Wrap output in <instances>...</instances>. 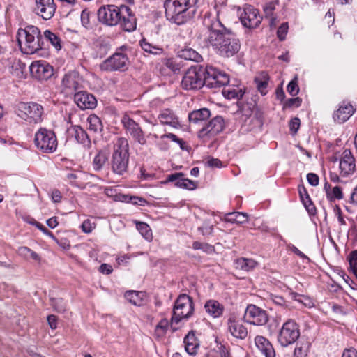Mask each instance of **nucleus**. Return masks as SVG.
I'll return each instance as SVG.
<instances>
[{"label": "nucleus", "instance_id": "nucleus-1", "mask_svg": "<svg viewBox=\"0 0 357 357\" xmlns=\"http://www.w3.org/2000/svg\"><path fill=\"white\" fill-rule=\"evenodd\" d=\"M202 24L207 30L205 45L211 47L220 56L229 58L236 54L241 49L237 36L220 22L218 13L206 12Z\"/></svg>", "mask_w": 357, "mask_h": 357}, {"label": "nucleus", "instance_id": "nucleus-2", "mask_svg": "<svg viewBox=\"0 0 357 357\" xmlns=\"http://www.w3.org/2000/svg\"><path fill=\"white\" fill-rule=\"evenodd\" d=\"M198 0H166L165 16L172 23L181 25L192 20L198 8Z\"/></svg>", "mask_w": 357, "mask_h": 357}, {"label": "nucleus", "instance_id": "nucleus-3", "mask_svg": "<svg viewBox=\"0 0 357 357\" xmlns=\"http://www.w3.org/2000/svg\"><path fill=\"white\" fill-rule=\"evenodd\" d=\"M129 159L128 142L126 138H119L114 144L109 163L112 172L115 174L123 176L128 172Z\"/></svg>", "mask_w": 357, "mask_h": 357}, {"label": "nucleus", "instance_id": "nucleus-4", "mask_svg": "<svg viewBox=\"0 0 357 357\" xmlns=\"http://www.w3.org/2000/svg\"><path fill=\"white\" fill-rule=\"evenodd\" d=\"M17 40L25 39V53L32 54L45 48V42L40 29L35 26L28 25L24 29L20 28L17 31Z\"/></svg>", "mask_w": 357, "mask_h": 357}, {"label": "nucleus", "instance_id": "nucleus-5", "mask_svg": "<svg viewBox=\"0 0 357 357\" xmlns=\"http://www.w3.org/2000/svg\"><path fill=\"white\" fill-rule=\"evenodd\" d=\"M195 307L193 299L186 294H182L178 296L174 302V305L171 318V328L173 332L177 328L174 327V324H178L183 319H188L194 313Z\"/></svg>", "mask_w": 357, "mask_h": 357}, {"label": "nucleus", "instance_id": "nucleus-6", "mask_svg": "<svg viewBox=\"0 0 357 357\" xmlns=\"http://www.w3.org/2000/svg\"><path fill=\"white\" fill-rule=\"evenodd\" d=\"M15 113L29 123H38L42 121L43 107L34 102H20L15 106Z\"/></svg>", "mask_w": 357, "mask_h": 357}, {"label": "nucleus", "instance_id": "nucleus-7", "mask_svg": "<svg viewBox=\"0 0 357 357\" xmlns=\"http://www.w3.org/2000/svg\"><path fill=\"white\" fill-rule=\"evenodd\" d=\"M34 144L38 149L46 153L54 152L58 145L54 132L45 128H40L35 133Z\"/></svg>", "mask_w": 357, "mask_h": 357}, {"label": "nucleus", "instance_id": "nucleus-8", "mask_svg": "<svg viewBox=\"0 0 357 357\" xmlns=\"http://www.w3.org/2000/svg\"><path fill=\"white\" fill-rule=\"evenodd\" d=\"M204 75V66L195 65L191 66L185 73L181 86L185 90H198L204 86L203 80Z\"/></svg>", "mask_w": 357, "mask_h": 357}, {"label": "nucleus", "instance_id": "nucleus-9", "mask_svg": "<svg viewBox=\"0 0 357 357\" xmlns=\"http://www.w3.org/2000/svg\"><path fill=\"white\" fill-rule=\"evenodd\" d=\"M300 337L298 324L291 319L286 321L278 335V341L282 347H287L294 343Z\"/></svg>", "mask_w": 357, "mask_h": 357}, {"label": "nucleus", "instance_id": "nucleus-10", "mask_svg": "<svg viewBox=\"0 0 357 357\" xmlns=\"http://www.w3.org/2000/svg\"><path fill=\"white\" fill-rule=\"evenodd\" d=\"M204 73L203 80L204 86L207 88L216 89L229 82V77L225 73H222L211 66L204 67Z\"/></svg>", "mask_w": 357, "mask_h": 357}, {"label": "nucleus", "instance_id": "nucleus-11", "mask_svg": "<svg viewBox=\"0 0 357 357\" xmlns=\"http://www.w3.org/2000/svg\"><path fill=\"white\" fill-rule=\"evenodd\" d=\"M129 66V59L126 54L115 52L100 64L102 71H126Z\"/></svg>", "mask_w": 357, "mask_h": 357}, {"label": "nucleus", "instance_id": "nucleus-12", "mask_svg": "<svg viewBox=\"0 0 357 357\" xmlns=\"http://www.w3.org/2000/svg\"><path fill=\"white\" fill-rule=\"evenodd\" d=\"M121 6L107 5L100 7L98 10V21L107 26H115L121 20Z\"/></svg>", "mask_w": 357, "mask_h": 357}, {"label": "nucleus", "instance_id": "nucleus-13", "mask_svg": "<svg viewBox=\"0 0 357 357\" xmlns=\"http://www.w3.org/2000/svg\"><path fill=\"white\" fill-rule=\"evenodd\" d=\"M245 320L253 325L263 326L268 321L267 312L255 305H248L244 314Z\"/></svg>", "mask_w": 357, "mask_h": 357}, {"label": "nucleus", "instance_id": "nucleus-14", "mask_svg": "<svg viewBox=\"0 0 357 357\" xmlns=\"http://www.w3.org/2000/svg\"><path fill=\"white\" fill-rule=\"evenodd\" d=\"M29 70L31 76L40 81L47 80L54 75L53 67L45 61H33Z\"/></svg>", "mask_w": 357, "mask_h": 357}, {"label": "nucleus", "instance_id": "nucleus-15", "mask_svg": "<svg viewBox=\"0 0 357 357\" xmlns=\"http://www.w3.org/2000/svg\"><path fill=\"white\" fill-rule=\"evenodd\" d=\"M225 126L224 119L221 116H216L199 131L198 136L200 138L214 137L221 132Z\"/></svg>", "mask_w": 357, "mask_h": 357}, {"label": "nucleus", "instance_id": "nucleus-16", "mask_svg": "<svg viewBox=\"0 0 357 357\" xmlns=\"http://www.w3.org/2000/svg\"><path fill=\"white\" fill-rule=\"evenodd\" d=\"M121 123L123 128L126 130L132 138L140 144H144L146 139L144 132L139 125L136 123L128 115L125 114L121 119Z\"/></svg>", "mask_w": 357, "mask_h": 357}, {"label": "nucleus", "instance_id": "nucleus-17", "mask_svg": "<svg viewBox=\"0 0 357 357\" xmlns=\"http://www.w3.org/2000/svg\"><path fill=\"white\" fill-rule=\"evenodd\" d=\"M240 20L242 24L249 29L257 28L261 22V17L258 10L251 6L245 8L241 13Z\"/></svg>", "mask_w": 357, "mask_h": 357}, {"label": "nucleus", "instance_id": "nucleus-18", "mask_svg": "<svg viewBox=\"0 0 357 357\" xmlns=\"http://www.w3.org/2000/svg\"><path fill=\"white\" fill-rule=\"evenodd\" d=\"M82 77L75 70L66 73L62 79L61 85L63 91L68 94H73L82 87Z\"/></svg>", "mask_w": 357, "mask_h": 357}, {"label": "nucleus", "instance_id": "nucleus-19", "mask_svg": "<svg viewBox=\"0 0 357 357\" xmlns=\"http://www.w3.org/2000/svg\"><path fill=\"white\" fill-rule=\"evenodd\" d=\"M340 176L343 177L353 174L356 170L355 159L349 149H345L339 162Z\"/></svg>", "mask_w": 357, "mask_h": 357}, {"label": "nucleus", "instance_id": "nucleus-20", "mask_svg": "<svg viewBox=\"0 0 357 357\" xmlns=\"http://www.w3.org/2000/svg\"><path fill=\"white\" fill-rule=\"evenodd\" d=\"M35 3L34 11L43 19L47 20L54 16L56 8L54 0H35Z\"/></svg>", "mask_w": 357, "mask_h": 357}, {"label": "nucleus", "instance_id": "nucleus-21", "mask_svg": "<svg viewBox=\"0 0 357 357\" xmlns=\"http://www.w3.org/2000/svg\"><path fill=\"white\" fill-rule=\"evenodd\" d=\"M121 24L125 31L131 32L136 29L137 18L132 10L126 5H121Z\"/></svg>", "mask_w": 357, "mask_h": 357}, {"label": "nucleus", "instance_id": "nucleus-22", "mask_svg": "<svg viewBox=\"0 0 357 357\" xmlns=\"http://www.w3.org/2000/svg\"><path fill=\"white\" fill-rule=\"evenodd\" d=\"M74 100L77 105L82 110L93 109L97 106L95 96L84 91L75 93Z\"/></svg>", "mask_w": 357, "mask_h": 357}, {"label": "nucleus", "instance_id": "nucleus-23", "mask_svg": "<svg viewBox=\"0 0 357 357\" xmlns=\"http://www.w3.org/2000/svg\"><path fill=\"white\" fill-rule=\"evenodd\" d=\"M355 111L356 109L350 102L343 101L340 104L337 109L334 112L333 118L335 122L342 123L347 121Z\"/></svg>", "mask_w": 357, "mask_h": 357}, {"label": "nucleus", "instance_id": "nucleus-24", "mask_svg": "<svg viewBox=\"0 0 357 357\" xmlns=\"http://www.w3.org/2000/svg\"><path fill=\"white\" fill-rule=\"evenodd\" d=\"M229 333L236 338L244 340L248 335L247 328L237 320L234 314L229 316L227 320Z\"/></svg>", "mask_w": 357, "mask_h": 357}, {"label": "nucleus", "instance_id": "nucleus-25", "mask_svg": "<svg viewBox=\"0 0 357 357\" xmlns=\"http://www.w3.org/2000/svg\"><path fill=\"white\" fill-rule=\"evenodd\" d=\"M182 172H176L169 175L167 179L162 181V183L166 184L169 182H175V185L179 188L194 190L196 188V183L190 179L183 178Z\"/></svg>", "mask_w": 357, "mask_h": 357}, {"label": "nucleus", "instance_id": "nucleus-26", "mask_svg": "<svg viewBox=\"0 0 357 357\" xmlns=\"http://www.w3.org/2000/svg\"><path fill=\"white\" fill-rule=\"evenodd\" d=\"M255 343L257 349L265 357H275L274 347L267 338L257 335L255 338Z\"/></svg>", "mask_w": 357, "mask_h": 357}, {"label": "nucleus", "instance_id": "nucleus-27", "mask_svg": "<svg viewBox=\"0 0 357 357\" xmlns=\"http://www.w3.org/2000/svg\"><path fill=\"white\" fill-rule=\"evenodd\" d=\"M69 135L74 137L78 143L83 144L85 146L91 145V140L84 129L80 126H73L68 129Z\"/></svg>", "mask_w": 357, "mask_h": 357}, {"label": "nucleus", "instance_id": "nucleus-28", "mask_svg": "<svg viewBox=\"0 0 357 357\" xmlns=\"http://www.w3.org/2000/svg\"><path fill=\"white\" fill-rule=\"evenodd\" d=\"M109 153L107 150H98L92 162V167L95 172L101 171L105 165L108 163Z\"/></svg>", "mask_w": 357, "mask_h": 357}, {"label": "nucleus", "instance_id": "nucleus-29", "mask_svg": "<svg viewBox=\"0 0 357 357\" xmlns=\"http://www.w3.org/2000/svg\"><path fill=\"white\" fill-rule=\"evenodd\" d=\"M210 116V110L208 108L204 107L191 112L188 115V119L190 123L202 124L204 121L208 120Z\"/></svg>", "mask_w": 357, "mask_h": 357}, {"label": "nucleus", "instance_id": "nucleus-30", "mask_svg": "<svg viewBox=\"0 0 357 357\" xmlns=\"http://www.w3.org/2000/svg\"><path fill=\"white\" fill-rule=\"evenodd\" d=\"M158 119L162 124L169 125L174 128H177L179 125L178 118L174 113L169 109L163 110L158 115Z\"/></svg>", "mask_w": 357, "mask_h": 357}, {"label": "nucleus", "instance_id": "nucleus-31", "mask_svg": "<svg viewBox=\"0 0 357 357\" xmlns=\"http://www.w3.org/2000/svg\"><path fill=\"white\" fill-rule=\"evenodd\" d=\"M298 193L306 210L310 214L314 215L316 213V208L304 185H298Z\"/></svg>", "mask_w": 357, "mask_h": 357}, {"label": "nucleus", "instance_id": "nucleus-32", "mask_svg": "<svg viewBox=\"0 0 357 357\" xmlns=\"http://www.w3.org/2000/svg\"><path fill=\"white\" fill-rule=\"evenodd\" d=\"M185 351L190 355H195L199 347V342L197 340L194 331H190L185 337L184 341Z\"/></svg>", "mask_w": 357, "mask_h": 357}, {"label": "nucleus", "instance_id": "nucleus-33", "mask_svg": "<svg viewBox=\"0 0 357 357\" xmlns=\"http://www.w3.org/2000/svg\"><path fill=\"white\" fill-rule=\"evenodd\" d=\"M124 296L134 305L142 306L145 303L144 298L146 297V293L144 291L130 290L125 293Z\"/></svg>", "mask_w": 357, "mask_h": 357}, {"label": "nucleus", "instance_id": "nucleus-34", "mask_svg": "<svg viewBox=\"0 0 357 357\" xmlns=\"http://www.w3.org/2000/svg\"><path fill=\"white\" fill-rule=\"evenodd\" d=\"M206 311L213 318L220 317L224 311V307L215 300L208 301L204 305Z\"/></svg>", "mask_w": 357, "mask_h": 357}, {"label": "nucleus", "instance_id": "nucleus-35", "mask_svg": "<svg viewBox=\"0 0 357 357\" xmlns=\"http://www.w3.org/2000/svg\"><path fill=\"white\" fill-rule=\"evenodd\" d=\"M178 56L185 60H189L197 63L203 60L202 55L191 47H185L178 52Z\"/></svg>", "mask_w": 357, "mask_h": 357}, {"label": "nucleus", "instance_id": "nucleus-36", "mask_svg": "<svg viewBox=\"0 0 357 357\" xmlns=\"http://www.w3.org/2000/svg\"><path fill=\"white\" fill-rule=\"evenodd\" d=\"M222 93L227 99L236 98L240 100L243 98L245 91L238 86H227L222 89Z\"/></svg>", "mask_w": 357, "mask_h": 357}, {"label": "nucleus", "instance_id": "nucleus-37", "mask_svg": "<svg viewBox=\"0 0 357 357\" xmlns=\"http://www.w3.org/2000/svg\"><path fill=\"white\" fill-rule=\"evenodd\" d=\"M43 38L45 42V48H47V43L50 42L51 45L55 47L56 50H59L61 49L60 38L49 30H46L43 34Z\"/></svg>", "mask_w": 357, "mask_h": 357}, {"label": "nucleus", "instance_id": "nucleus-38", "mask_svg": "<svg viewBox=\"0 0 357 357\" xmlns=\"http://www.w3.org/2000/svg\"><path fill=\"white\" fill-rule=\"evenodd\" d=\"M257 265V263L255 260L248 258L241 257L235 261L236 268L245 271L253 270Z\"/></svg>", "mask_w": 357, "mask_h": 357}, {"label": "nucleus", "instance_id": "nucleus-39", "mask_svg": "<svg viewBox=\"0 0 357 357\" xmlns=\"http://www.w3.org/2000/svg\"><path fill=\"white\" fill-rule=\"evenodd\" d=\"M225 221L231 223L243 224L248 221V215L242 212L228 213L225 215Z\"/></svg>", "mask_w": 357, "mask_h": 357}, {"label": "nucleus", "instance_id": "nucleus-40", "mask_svg": "<svg viewBox=\"0 0 357 357\" xmlns=\"http://www.w3.org/2000/svg\"><path fill=\"white\" fill-rule=\"evenodd\" d=\"M87 122L89 123V130L94 133H100L102 130L103 126L100 119L95 115L91 114L87 118Z\"/></svg>", "mask_w": 357, "mask_h": 357}, {"label": "nucleus", "instance_id": "nucleus-41", "mask_svg": "<svg viewBox=\"0 0 357 357\" xmlns=\"http://www.w3.org/2000/svg\"><path fill=\"white\" fill-rule=\"evenodd\" d=\"M206 357H229V353L224 345L218 344L206 354Z\"/></svg>", "mask_w": 357, "mask_h": 357}, {"label": "nucleus", "instance_id": "nucleus-42", "mask_svg": "<svg viewBox=\"0 0 357 357\" xmlns=\"http://www.w3.org/2000/svg\"><path fill=\"white\" fill-rule=\"evenodd\" d=\"M310 349V344L305 342H297L294 351V357H307Z\"/></svg>", "mask_w": 357, "mask_h": 357}, {"label": "nucleus", "instance_id": "nucleus-43", "mask_svg": "<svg viewBox=\"0 0 357 357\" xmlns=\"http://www.w3.org/2000/svg\"><path fill=\"white\" fill-rule=\"evenodd\" d=\"M139 44L142 49L149 54L160 55L163 53L162 48L153 45L152 44L147 42L146 39L141 40Z\"/></svg>", "mask_w": 357, "mask_h": 357}, {"label": "nucleus", "instance_id": "nucleus-44", "mask_svg": "<svg viewBox=\"0 0 357 357\" xmlns=\"http://www.w3.org/2000/svg\"><path fill=\"white\" fill-rule=\"evenodd\" d=\"M268 75L266 73H262L261 77H255V82L258 91L262 94L266 95L267 93L266 88L268 83Z\"/></svg>", "mask_w": 357, "mask_h": 357}, {"label": "nucleus", "instance_id": "nucleus-45", "mask_svg": "<svg viewBox=\"0 0 357 357\" xmlns=\"http://www.w3.org/2000/svg\"><path fill=\"white\" fill-rule=\"evenodd\" d=\"M276 3H278V1L275 2L271 1V2L267 3L264 6V12L265 14V17H271V20H270V26H275V24H276L277 18H276V17L273 16V11L275 9Z\"/></svg>", "mask_w": 357, "mask_h": 357}, {"label": "nucleus", "instance_id": "nucleus-46", "mask_svg": "<svg viewBox=\"0 0 357 357\" xmlns=\"http://www.w3.org/2000/svg\"><path fill=\"white\" fill-rule=\"evenodd\" d=\"M136 227L145 239L148 241H151L152 239V231L148 224L143 222H137Z\"/></svg>", "mask_w": 357, "mask_h": 357}, {"label": "nucleus", "instance_id": "nucleus-47", "mask_svg": "<svg viewBox=\"0 0 357 357\" xmlns=\"http://www.w3.org/2000/svg\"><path fill=\"white\" fill-rule=\"evenodd\" d=\"M119 199L122 202L131 203L134 205H143L146 202L144 198L128 195H119Z\"/></svg>", "mask_w": 357, "mask_h": 357}, {"label": "nucleus", "instance_id": "nucleus-48", "mask_svg": "<svg viewBox=\"0 0 357 357\" xmlns=\"http://www.w3.org/2000/svg\"><path fill=\"white\" fill-rule=\"evenodd\" d=\"M327 199L330 202L343 199L342 188L340 186H335L333 188L332 191L327 190Z\"/></svg>", "mask_w": 357, "mask_h": 357}, {"label": "nucleus", "instance_id": "nucleus-49", "mask_svg": "<svg viewBox=\"0 0 357 357\" xmlns=\"http://www.w3.org/2000/svg\"><path fill=\"white\" fill-rule=\"evenodd\" d=\"M51 305L54 310L59 312L63 313L66 310V305L63 298H51Z\"/></svg>", "mask_w": 357, "mask_h": 357}, {"label": "nucleus", "instance_id": "nucleus-50", "mask_svg": "<svg viewBox=\"0 0 357 357\" xmlns=\"http://www.w3.org/2000/svg\"><path fill=\"white\" fill-rule=\"evenodd\" d=\"M350 268L357 278V250L352 251L348 257Z\"/></svg>", "mask_w": 357, "mask_h": 357}, {"label": "nucleus", "instance_id": "nucleus-51", "mask_svg": "<svg viewBox=\"0 0 357 357\" xmlns=\"http://www.w3.org/2000/svg\"><path fill=\"white\" fill-rule=\"evenodd\" d=\"M169 326V322L167 319H162L155 327V333L158 337L165 335Z\"/></svg>", "mask_w": 357, "mask_h": 357}, {"label": "nucleus", "instance_id": "nucleus-52", "mask_svg": "<svg viewBox=\"0 0 357 357\" xmlns=\"http://www.w3.org/2000/svg\"><path fill=\"white\" fill-rule=\"evenodd\" d=\"M302 103V100L299 97L289 98L283 104V109L299 107Z\"/></svg>", "mask_w": 357, "mask_h": 357}, {"label": "nucleus", "instance_id": "nucleus-53", "mask_svg": "<svg viewBox=\"0 0 357 357\" xmlns=\"http://www.w3.org/2000/svg\"><path fill=\"white\" fill-rule=\"evenodd\" d=\"M287 92L292 96H296L299 92L297 84V77H295L287 85Z\"/></svg>", "mask_w": 357, "mask_h": 357}, {"label": "nucleus", "instance_id": "nucleus-54", "mask_svg": "<svg viewBox=\"0 0 357 357\" xmlns=\"http://www.w3.org/2000/svg\"><path fill=\"white\" fill-rule=\"evenodd\" d=\"M198 230L204 236L212 235L213 233V225L208 222H204L201 227H198Z\"/></svg>", "mask_w": 357, "mask_h": 357}, {"label": "nucleus", "instance_id": "nucleus-55", "mask_svg": "<svg viewBox=\"0 0 357 357\" xmlns=\"http://www.w3.org/2000/svg\"><path fill=\"white\" fill-rule=\"evenodd\" d=\"M289 25L287 22L282 23L277 31V36L280 40L282 41L285 39L288 32Z\"/></svg>", "mask_w": 357, "mask_h": 357}, {"label": "nucleus", "instance_id": "nucleus-56", "mask_svg": "<svg viewBox=\"0 0 357 357\" xmlns=\"http://www.w3.org/2000/svg\"><path fill=\"white\" fill-rule=\"evenodd\" d=\"M165 65L168 68L171 69L174 73H176V72L179 71L181 69V65L173 59H167V61L165 62Z\"/></svg>", "mask_w": 357, "mask_h": 357}, {"label": "nucleus", "instance_id": "nucleus-57", "mask_svg": "<svg viewBox=\"0 0 357 357\" xmlns=\"http://www.w3.org/2000/svg\"><path fill=\"white\" fill-rule=\"evenodd\" d=\"M81 22L86 28L90 25V12L87 9L83 10L81 13Z\"/></svg>", "mask_w": 357, "mask_h": 357}, {"label": "nucleus", "instance_id": "nucleus-58", "mask_svg": "<svg viewBox=\"0 0 357 357\" xmlns=\"http://www.w3.org/2000/svg\"><path fill=\"white\" fill-rule=\"evenodd\" d=\"M301 121L299 118L294 117L289 122V129L294 133L296 134L299 129Z\"/></svg>", "mask_w": 357, "mask_h": 357}, {"label": "nucleus", "instance_id": "nucleus-59", "mask_svg": "<svg viewBox=\"0 0 357 357\" xmlns=\"http://www.w3.org/2000/svg\"><path fill=\"white\" fill-rule=\"evenodd\" d=\"M81 228L84 233L89 234L92 231V230L94 228V226L89 220H85L82 222Z\"/></svg>", "mask_w": 357, "mask_h": 357}, {"label": "nucleus", "instance_id": "nucleus-60", "mask_svg": "<svg viewBox=\"0 0 357 357\" xmlns=\"http://www.w3.org/2000/svg\"><path fill=\"white\" fill-rule=\"evenodd\" d=\"M307 180L308 183L312 186H317L319 184V176L314 173H309L307 174Z\"/></svg>", "mask_w": 357, "mask_h": 357}, {"label": "nucleus", "instance_id": "nucleus-61", "mask_svg": "<svg viewBox=\"0 0 357 357\" xmlns=\"http://www.w3.org/2000/svg\"><path fill=\"white\" fill-rule=\"evenodd\" d=\"M31 252V249L26 246L20 247L17 250V253L21 257H23L25 259L29 258V255Z\"/></svg>", "mask_w": 357, "mask_h": 357}, {"label": "nucleus", "instance_id": "nucleus-62", "mask_svg": "<svg viewBox=\"0 0 357 357\" xmlns=\"http://www.w3.org/2000/svg\"><path fill=\"white\" fill-rule=\"evenodd\" d=\"M206 164L210 167H221L222 162L218 158H209Z\"/></svg>", "mask_w": 357, "mask_h": 357}, {"label": "nucleus", "instance_id": "nucleus-63", "mask_svg": "<svg viewBox=\"0 0 357 357\" xmlns=\"http://www.w3.org/2000/svg\"><path fill=\"white\" fill-rule=\"evenodd\" d=\"M272 301L277 305L282 306V307L287 306V302L285 301L284 298L280 296H273L272 297Z\"/></svg>", "mask_w": 357, "mask_h": 357}, {"label": "nucleus", "instance_id": "nucleus-64", "mask_svg": "<svg viewBox=\"0 0 357 357\" xmlns=\"http://www.w3.org/2000/svg\"><path fill=\"white\" fill-rule=\"evenodd\" d=\"M342 357H357V351L354 348L346 349Z\"/></svg>", "mask_w": 357, "mask_h": 357}]
</instances>
